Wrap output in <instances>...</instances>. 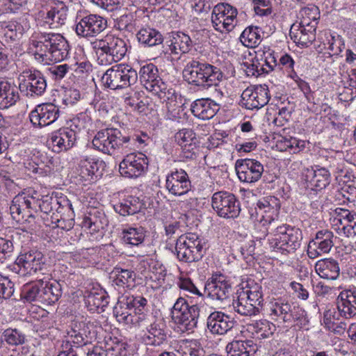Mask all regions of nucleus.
Instances as JSON below:
<instances>
[{"label": "nucleus", "mask_w": 356, "mask_h": 356, "mask_svg": "<svg viewBox=\"0 0 356 356\" xmlns=\"http://www.w3.org/2000/svg\"><path fill=\"white\" fill-rule=\"evenodd\" d=\"M182 73L189 84L204 89L213 87L214 97H223L222 91L217 88L223 78V73L218 67L193 59L186 63Z\"/></svg>", "instance_id": "obj_1"}, {"label": "nucleus", "mask_w": 356, "mask_h": 356, "mask_svg": "<svg viewBox=\"0 0 356 356\" xmlns=\"http://www.w3.org/2000/svg\"><path fill=\"white\" fill-rule=\"evenodd\" d=\"M263 238L268 236L270 248L282 254L294 253L301 245L302 231L299 228L288 225L265 227Z\"/></svg>", "instance_id": "obj_2"}, {"label": "nucleus", "mask_w": 356, "mask_h": 356, "mask_svg": "<svg viewBox=\"0 0 356 356\" xmlns=\"http://www.w3.org/2000/svg\"><path fill=\"white\" fill-rule=\"evenodd\" d=\"M36 59L42 61L59 62L65 59L70 51L67 40L59 33H40L37 39L33 40Z\"/></svg>", "instance_id": "obj_3"}, {"label": "nucleus", "mask_w": 356, "mask_h": 356, "mask_svg": "<svg viewBox=\"0 0 356 356\" xmlns=\"http://www.w3.org/2000/svg\"><path fill=\"white\" fill-rule=\"evenodd\" d=\"M268 311L269 316L273 321H282L298 328L309 324L307 312L284 298L272 300L268 305Z\"/></svg>", "instance_id": "obj_4"}, {"label": "nucleus", "mask_w": 356, "mask_h": 356, "mask_svg": "<svg viewBox=\"0 0 356 356\" xmlns=\"http://www.w3.org/2000/svg\"><path fill=\"white\" fill-rule=\"evenodd\" d=\"M139 79L144 88L157 96L163 102L175 100V92L159 76L157 67L150 63L140 67Z\"/></svg>", "instance_id": "obj_5"}, {"label": "nucleus", "mask_w": 356, "mask_h": 356, "mask_svg": "<svg viewBox=\"0 0 356 356\" xmlns=\"http://www.w3.org/2000/svg\"><path fill=\"white\" fill-rule=\"evenodd\" d=\"M91 45L98 54L101 64L118 62L122 60L127 51L125 42L113 35H107L102 40H96Z\"/></svg>", "instance_id": "obj_6"}, {"label": "nucleus", "mask_w": 356, "mask_h": 356, "mask_svg": "<svg viewBox=\"0 0 356 356\" xmlns=\"http://www.w3.org/2000/svg\"><path fill=\"white\" fill-rule=\"evenodd\" d=\"M171 314L179 331L193 332L197 327L200 308L196 303L190 305L184 298L180 297L174 304Z\"/></svg>", "instance_id": "obj_7"}, {"label": "nucleus", "mask_w": 356, "mask_h": 356, "mask_svg": "<svg viewBox=\"0 0 356 356\" xmlns=\"http://www.w3.org/2000/svg\"><path fill=\"white\" fill-rule=\"evenodd\" d=\"M138 73L129 65L119 64L108 69L102 77L104 86L111 90L126 88L136 83Z\"/></svg>", "instance_id": "obj_8"}, {"label": "nucleus", "mask_w": 356, "mask_h": 356, "mask_svg": "<svg viewBox=\"0 0 356 356\" xmlns=\"http://www.w3.org/2000/svg\"><path fill=\"white\" fill-rule=\"evenodd\" d=\"M130 140V136L123 135L118 129H106L98 131L92 143L96 149L112 155L116 149L127 147Z\"/></svg>", "instance_id": "obj_9"}, {"label": "nucleus", "mask_w": 356, "mask_h": 356, "mask_svg": "<svg viewBox=\"0 0 356 356\" xmlns=\"http://www.w3.org/2000/svg\"><path fill=\"white\" fill-rule=\"evenodd\" d=\"M175 250L177 258L184 262L199 261L204 255L202 240L194 233L179 236L177 239Z\"/></svg>", "instance_id": "obj_10"}, {"label": "nucleus", "mask_w": 356, "mask_h": 356, "mask_svg": "<svg viewBox=\"0 0 356 356\" xmlns=\"http://www.w3.org/2000/svg\"><path fill=\"white\" fill-rule=\"evenodd\" d=\"M10 211L13 218L17 222L33 221L35 218V213L38 212L37 200L33 193H22L16 195L12 201Z\"/></svg>", "instance_id": "obj_11"}, {"label": "nucleus", "mask_w": 356, "mask_h": 356, "mask_svg": "<svg viewBox=\"0 0 356 356\" xmlns=\"http://www.w3.org/2000/svg\"><path fill=\"white\" fill-rule=\"evenodd\" d=\"M213 210L222 218H235L241 212V204L236 197L227 191L215 193L211 198Z\"/></svg>", "instance_id": "obj_12"}, {"label": "nucleus", "mask_w": 356, "mask_h": 356, "mask_svg": "<svg viewBox=\"0 0 356 356\" xmlns=\"http://www.w3.org/2000/svg\"><path fill=\"white\" fill-rule=\"evenodd\" d=\"M15 265L19 268V272L23 275H35L41 273L45 275L47 269L45 258L43 254L38 250H31L21 252L15 260Z\"/></svg>", "instance_id": "obj_13"}, {"label": "nucleus", "mask_w": 356, "mask_h": 356, "mask_svg": "<svg viewBox=\"0 0 356 356\" xmlns=\"http://www.w3.org/2000/svg\"><path fill=\"white\" fill-rule=\"evenodd\" d=\"M19 89L29 97H39L47 88V81L42 74L35 69L24 70L19 75Z\"/></svg>", "instance_id": "obj_14"}, {"label": "nucleus", "mask_w": 356, "mask_h": 356, "mask_svg": "<svg viewBox=\"0 0 356 356\" xmlns=\"http://www.w3.org/2000/svg\"><path fill=\"white\" fill-rule=\"evenodd\" d=\"M238 12L236 8L228 3H218L214 6L211 22L214 29L221 33L231 31L237 24Z\"/></svg>", "instance_id": "obj_15"}, {"label": "nucleus", "mask_w": 356, "mask_h": 356, "mask_svg": "<svg viewBox=\"0 0 356 356\" xmlns=\"http://www.w3.org/2000/svg\"><path fill=\"white\" fill-rule=\"evenodd\" d=\"M148 165V159L145 154L141 152L130 153L120 162L119 172L123 177L137 178L145 173Z\"/></svg>", "instance_id": "obj_16"}, {"label": "nucleus", "mask_w": 356, "mask_h": 356, "mask_svg": "<svg viewBox=\"0 0 356 356\" xmlns=\"http://www.w3.org/2000/svg\"><path fill=\"white\" fill-rule=\"evenodd\" d=\"M107 27V20L100 15L90 14L82 17L76 25V33L83 38H93Z\"/></svg>", "instance_id": "obj_17"}, {"label": "nucleus", "mask_w": 356, "mask_h": 356, "mask_svg": "<svg viewBox=\"0 0 356 356\" xmlns=\"http://www.w3.org/2000/svg\"><path fill=\"white\" fill-rule=\"evenodd\" d=\"M268 88L266 85L247 88L241 95V104L247 109H259L269 101Z\"/></svg>", "instance_id": "obj_18"}, {"label": "nucleus", "mask_w": 356, "mask_h": 356, "mask_svg": "<svg viewBox=\"0 0 356 356\" xmlns=\"http://www.w3.org/2000/svg\"><path fill=\"white\" fill-rule=\"evenodd\" d=\"M235 168L240 181L247 183L259 181L264 170L263 164L254 159L237 160Z\"/></svg>", "instance_id": "obj_19"}, {"label": "nucleus", "mask_w": 356, "mask_h": 356, "mask_svg": "<svg viewBox=\"0 0 356 356\" xmlns=\"http://www.w3.org/2000/svg\"><path fill=\"white\" fill-rule=\"evenodd\" d=\"M60 111L57 106L52 103L38 105L33 110L29 118L35 127H43L54 122L59 117Z\"/></svg>", "instance_id": "obj_20"}, {"label": "nucleus", "mask_w": 356, "mask_h": 356, "mask_svg": "<svg viewBox=\"0 0 356 356\" xmlns=\"http://www.w3.org/2000/svg\"><path fill=\"white\" fill-rule=\"evenodd\" d=\"M336 217L334 222L337 227L334 228L337 233L347 238H353L356 236V213L342 208L334 210Z\"/></svg>", "instance_id": "obj_21"}, {"label": "nucleus", "mask_w": 356, "mask_h": 356, "mask_svg": "<svg viewBox=\"0 0 356 356\" xmlns=\"http://www.w3.org/2000/svg\"><path fill=\"white\" fill-rule=\"evenodd\" d=\"M333 238V233L327 229L317 232L315 238L308 244V257L315 259L322 254L328 253L334 245Z\"/></svg>", "instance_id": "obj_22"}, {"label": "nucleus", "mask_w": 356, "mask_h": 356, "mask_svg": "<svg viewBox=\"0 0 356 356\" xmlns=\"http://www.w3.org/2000/svg\"><path fill=\"white\" fill-rule=\"evenodd\" d=\"M165 186L170 194L181 196L191 191V183L184 170L176 169L167 175Z\"/></svg>", "instance_id": "obj_23"}, {"label": "nucleus", "mask_w": 356, "mask_h": 356, "mask_svg": "<svg viewBox=\"0 0 356 356\" xmlns=\"http://www.w3.org/2000/svg\"><path fill=\"white\" fill-rule=\"evenodd\" d=\"M232 286L229 280L222 275H213L204 286V291L213 300L222 302L231 293Z\"/></svg>", "instance_id": "obj_24"}, {"label": "nucleus", "mask_w": 356, "mask_h": 356, "mask_svg": "<svg viewBox=\"0 0 356 356\" xmlns=\"http://www.w3.org/2000/svg\"><path fill=\"white\" fill-rule=\"evenodd\" d=\"M99 343L88 352L87 356H121L125 351L124 343L109 334Z\"/></svg>", "instance_id": "obj_25"}, {"label": "nucleus", "mask_w": 356, "mask_h": 356, "mask_svg": "<svg viewBox=\"0 0 356 356\" xmlns=\"http://www.w3.org/2000/svg\"><path fill=\"white\" fill-rule=\"evenodd\" d=\"M104 168L105 163L103 161L92 156L83 155L79 163L78 171L82 179L90 181L94 177H100Z\"/></svg>", "instance_id": "obj_26"}, {"label": "nucleus", "mask_w": 356, "mask_h": 356, "mask_svg": "<svg viewBox=\"0 0 356 356\" xmlns=\"http://www.w3.org/2000/svg\"><path fill=\"white\" fill-rule=\"evenodd\" d=\"M76 139V132L74 130L62 128L51 134L49 144L53 152L60 153L72 148Z\"/></svg>", "instance_id": "obj_27"}, {"label": "nucleus", "mask_w": 356, "mask_h": 356, "mask_svg": "<svg viewBox=\"0 0 356 356\" xmlns=\"http://www.w3.org/2000/svg\"><path fill=\"white\" fill-rule=\"evenodd\" d=\"M277 200L273 196L264 197L257 202V213L261 215L259 223L262 227H270L276 224L277 216Z\"/></svg>", "instance_id": "obj_28"}, {"label": "nucleus", "mask_w": 356, "mask_h": 356, "mask_svg": "<svg viewBox=\"0 0 356 356\" xmlns=\"http://www.w3.org/2000/svg\"><path fill=\"white\" fill-rule=\"evenodd\" d=\"M235 321L223 312L215 311L209 314L207 321L209 330L216 334H224L235 325Z\"/></svg>", "instance_id": "obj_29"}, {"label": "nucleus", "mask_w": 356, "mask_h": 356, "mask_svg": "<svg viewBox=\"0 0 356 356\" xmlns=\"http://www.w3.org/2000/svg\"><path fill=\"white\" fill-rule=\"evenodd\" d=\"M305 177L308 186L316 191H321L330 183V172L325 168L315 165L305 170Z\"/></svg>", "instance_id": "obj_30"}, {"label": "nucleus", "mask_w": 356, "mask_h": 356, "mask_svg": "<svg viewBox=\"0 0 356 356\" xmlns=\"http://www.w3.org/2000/svg\"><path fill=\"white\" fill-rule=\"evenodd\" d=\"M338 315L350 318L356 315V290L341 291L337 299Z\"/></svg>", "instance_id": "obj_31"}, {"label": "nucleus", "mask_w": 356, "mask_h": 356, "mask_svg": "<svg viewBox=\"0 0 356 356\" xmlns=\"http://www.w3.org/2000/svg\"><path fill=\"white\" fill-rule=\"evenodd\" d=\"M220 109V105L209 98L198 99L191 106L192 113L202 120L211 119Z\"/></svg>", "instance_id": "obj_32"}, {"label": "nucleus", "mask_w": 356, "mask_h": 356, "mask_svg": "<svg viewBox=\"0 0 356 356\" xmlns=\"http://www.w3.org/2000/svg\"><path fill=\"white\" fill-rule=\"evenodd\" d=\"M165 325L162 319L156 316L145 328L146 333L143 336L147 344L159 346L166 339Z\"/></svg>", "instance_id": "obj_33"}, {"label": "nucleus", "mask_w": 356, "mask_h": 356, "mask_svg": "<svg viewBox=\"0 0 356 356\" xmlns=\"http://www.w3.org/2000/svg\"><path fill=\"white\" fill-rule=\"evenodd\" d=\"M108 296L103 289H92L85 296V304L89 311L101 313L108 305Z\"/></svg>", "instance_id": "obj_34"}, {"label": "nucleus", "mask_w": 356, "mask_h": 356, "mask_svg": "<svg viewBox=\"0 0 356 356\" xmlns=\"http://www.w3.org/2000/svg\"><path fill=\"white\" fill-rule=\"evenodd\" d=\"M68 8L63 1H58L51 6L44 17V22L51 29H58L65 24L67 18Z\"/></svg>", "instance_id": "obj_35"}, {"label": "nucleus", "mask_w": 356, "mask_h": 356, "mask_svg": "<svg viewBox=\"0 0 356 356\" xmlns=\"http://www.w3.org/2000/svg\"><path fill=\"white\" fill-rule=\"evenodd\" d=\"M51 275L47 273L44 275L42 305H51L58 301L62 296V286L56 280L50 281Z\"/></svg>", "instance_id": "obj_36"}, {"label": "nucleus", "mask_w": 356, "mask_h": 356, "mask_svg": "<svg viewBox=\"0 0 356 356\" xmlns=\"http://www.w3.org/2000/svg\"><path fill=\"white\" fill-rule=\"evenodd\" d=\"M44 280L38 277L35 281L26 284L23 286L22 291V298L28 302H35L38 305H42V298L43 296Z\"/></svg>", "instance_id": "obj_37"}, {"label": "nucleus", "mask_w": 356, "mask_h": 356, "mask_svg": "<svg viewBox=\"0 0 356 356\" xmlns=\"http://www.w3.org/2000/svg\"><path fill=\"white\" fill-rule=\"evenodd\" d=\"M315 270L323 279L334 280L340 274L338 262L333 259H325L318 261L315 264Z\"/></svg>", "instance_id": "obj_38"}, {"label": "nucleus", "mask_w": 356, "mask_h": 356, "mask_svg": "<svg viewBox=\"0 0 356 356\" xmlns=\"http://www.w3.org/2000/svg\"><path fill=\"white\" fill-rule=\"evenodd\" d=\"M293 27L290 31V35L294 42L302 47H308L316 39V26H302L300 25L299 29L295 32L292 31Z\"/></svg>", "instance_id": "obj_39"}, {"label": "nucleus", "mask_w": 356, "mask_h": 356, "mask_svg": "<svg viewBox=\"0 0 356 356\" xmlns=\"http://www.w3.org/2000/svg\"><path fill=\"white\" fill-rule=\"evenodd\" d=\"M256 54L255 58L259 63L260 71H261L264 74L272 72L277 65L275 52L270 48L259 50Z\"/></svg>", "instance_id": "obj_40"}, {"label": "nucleus", "mask_w": 356, "mask_h": 356, "mask_svg": "<svg viewBox=\"0 0 356 356\" xmlns=\"http://www.w3.org/2000/svg\"><path fill=\"white\" fill-rule=\"evenodd\" d=\"M191 46L192 41L188 35L182 32L172 33L169 47L172 54H186L189 51Z\"/></svg>", "instance_id": "obj_41"}, {"label": "nucleus", "mask_w": 356, "mask_h": 356, "mask_svg": "<svg viewBox=\"0 0 356 356\" xmlns=\"http://www.w3.org/2000/svg\"><path fill=\"white\" fill-rule=\"evenodd\" d=\"M1 104L3 108L14 105L19 99V93L10 83L6 81H0Z\"/></svg>", "instance_id": "obj_42"}, {"label": "nucleus", "mask_w": 356, "mask_h": 356, "mask_svg": "<svg viewBox=\"0 0 356 356\" xmlns=\"http://www.w3.org/2000/svg\"><path fill=\"white\" fill-rule=\"evenodd\" d=\"M143 205L138 197L130 196L115 205V209L120 215L126 216L139 212Z\"/></svg>", "instance_id": "obj_43"}, {"label": "nucleus", "mask_w": 356, "mask_h": 356, "mask_svg": "<svg viewBox=\"0 0 356 356\" xmlns=\"http://www.w3.org/2000/svg\"><path fill=\"white\" fill-rule=\"evenodd\" d=\"M112 273L114 275L113 284L122 288H129L134 285L136 274L133 270L116 267Z\"/></svg>", "instance_id": "obj_44"}, {"label": "nucleus", "mask_w": 356, "mask_h": 356, "mask_svg": "<svg viewBox=\"0 0 356 356\" xmlns=\"http://www.w3.org/2000/svg\"><path fill=\"white\" fill-rule=\"evenodd\" d=\"M137 38L139 42L149 47L160 44L163 41L161 33L151 28L141 29L137 33Z\"/></svg>", "instance_id": "obj_45"}, {"label": "nucleus", "mask_w": 356, "mask_h": 356, "mask_svg": "<svg viewBox=\"0 0 356 356\" xmlns=\"http://www.w3.org/2000/svg\"><path fill=\"white\" fill-rule=\"evenodd\" d=\"M245 295L240 293L238 299L234 300L233 307L235 311L243 316H255L258 314L260 312L258 310V307L249 302Z\"/></svg>", "instance_id": "obj_46"}, {"label": "nucleus", "mask_w": 356, "mask_h": 356, "mask_svg": "<svg viewBox=\"0 0 356 356\" xmlns=\"http://www.w3.org/2000/svg\"><path fill=\"white\" fill-rule=\"evenodd\" d=\"M241 43L248 47L254 48L261 41V30L257 26H249L246 28L240 36Z\"/></svg>", "instance_id": "obj_47"}, {"label": "nucleus", "mask_w": 356, "mask_h": 356, "mask_svg": "<svg viewBox=\"0 0 356 356\" xmlns=\"http://www.w3.org/2000/svg\"><path fill=\"white\" fill-rule=\"evenodd\" d=\"M299 15L300 17V25L302 26H316V20L320 16V12L317 6L314 4H309L301 8Z\"/></svg>", "instance_id": "obj_48"}, {"label": "nucleus", "mask_w": 356, "mask_h": 356, "mask_svg": "<svg viewBox=\"0 0 356 356\" xmlns=\"http://www.w3.org/2000/svg\"><path fill=\"white\" fill-rule=\"evenodd\" d=\"M277 149L281 152H289L291 154H298L305 147V141L296 138H283L277 140L276 145Z\"/></svg>", "instance_id": "obj_49"}, {"label": "nucleus", "mask_w": 356, "mask_h": 356, "mask_svg": "<svg viewBox=\"0 0 356 356\" xmlns=\"http://www.w3.org/2000/svg\"><path fill=\"white\" fill-rule=\"evenodd\" d=\"M122 239L126 244L131 245H138L141 244L145 239V232L142 227H130L123 229Z\"/></svg>", "instance_id": "obj_50"}, {"label": "nucleus", "mask_w": 356, "mask_h": 356, "mask_svg": "<svg viewBox=\"0 0 356 356\" xmlns=\"http://www.w3.org/2000/svg\"><path fill=\"white\" fill-rule=\"evenodd\" d=\"M241 293L245 294V298L249 300V302L258 307V310L260 312L264 302L261 286L256 283H252V285L248 283L247 288Z\"/></svg>", "instance_id": "obj_51"}, {"label": "nucleus", "mask_w": 356, "mask_h": 356, "mask_svg": "<svg viewBox=\"0 0 356 356\" xmlns=\"http://www.w3.org/2000/svg\"><path fill=\"white\" fill-rule=\"evenodd\" d=\"M11 234L6 237H0V264L4 263L10 258L14 250L13 237L14 234L17 235L18 232L12 230Z\"/></svg>", "instance_id": "obj_52"}, {"label": "nucleus", "mask_w": 356, "mask_h": 356, "mask_svg": "<svg viewBox=\"0 0 356 356\" xmlns=\"http://www.w3.org/2000/svg\"><path fill=\"white\" fill-rule=\"evenodd\" d=\"M251 341H234L228 343L226 350L228 356H250Z\"/></svg>", "instance_id": "obj_53"}, {"label": "nucleus", "mask_w": 356, "mask_h": 356, "mask_svg": "<svg viewBox=\"0 0 356 356\" xmlns=\"http://www.w3.org/2000/svg\"><path fill=\"white\" fill-rule=\"evenodd\" d=\"M181 356H204V351L200 343L195 340L183 341L179 350Z\"/></svg>", "instance_id": "obj_54"}, {"label": "nucleus", "mask_w": 356, "mask_h": 356, "mask_svg": "<svg viewBox=\"0 0 356 356\" xmlns=\"http://www.w3.org/2000/svg\"><path fill=\"white\" fill-rule=\"evenodd\" d=\"M4 36L11 41L19 40L25 30L23 26L16 21H10L2 26Z\"/></svg>", "instance_id": "obj_55"}, {"label": "nucleus", "mask_w": 356, "mask_h": 356, "mask_svg": "<svg viewBox=\"0 0 356 356\" xmlns=\"http://www.w3.org/2000/svg\"><path fill=\"white\" fill-rule=\"evenodd\" d=\"M35 199L37 200L38 210L46 214H50L56 207V197L38 195L35 191L33 192Z\"/></svg>", "instance_id": "obj_56"}, {"label": "nucleus", "mask_w": 356, "mask_h": 356, "mask_svg": "<svg viewBox=\"0 0 356 356\" xmlns=\"http://www.w3.org/2000/svg\"><path fill=\"white\" fill-rule=\"evenodd\" d=\"M135 15L132 13L122 15L115 20V27L120 31L134 32L135 31Z\"/></svg>", "instance_id": "obj_57"}, {"label": "nucleus", "mask_w": 356, "mask_h": 356, "mask_svg": "<svg viewBox=\"0 0 356 356\" xmlns=\"http://www.w3.org/2000/svg\"><path fill=\"white\" fill-rule=\"evenodd\" d=\"M3 340L9 345L18 346L25 342V335L17 329L8 328L3 332Z\"/></svg>", "instance_id": "obj_58"}, {"label": "nucleus", "mask_w": 356, "mask_h": 356, "mask_svg": "<svg viewBox=\"0 0 356 356\" xmlns=\"http://www.w3.org/2000/svg\"><path fill=\"white\" fill-rule=\"evenodd\" d=\"M250 326L252 327L254 337L259 339L268 338L273 334L268 321H257Z\"/></svg>", "instance_id": "obj_59"}, {"label": "nucleus", "mask_w": 356, "mask_h": 356, "mask_svg": "<svg viewBox=\"0 0 356 356\" xmlns=\"http://www.w3.org/2000/svg\"><path fill=\"white\" fill-rule=\"evenodd\" d=\"M147 300L141 296H129L125 297V302L123 300L121 304L127 305V308H134L136 312H141L147 305Z\"/></svg>", "instance_id": "obj_60"}, {"label": "nucleus", "mask_w": 356, "mask_h": 356, "mask_svg": "<svg viewBox=\"0 0 356 356\" xmlns=\"http://www.w3.org/2000/svg\"><path fill=\"white\" fill-rule=\"evenodd\" d=\"M14 293V283L0 274V298L8 299Z\"/></svg>", "instance_id": "obj_61"}, {"label": "nucleus", "mask_w": 356, "mask_h": 356, "mask_svg": "<svg viewBox=\"0 0 356 356\" xmlns=\"http://www.w3.org/2000/svg\"><path fill=\"white\" fill-rule=\"evenodd\" d=\"M175 138L177 144L181 147L196 140L195 134L191 129H182L178 131Z\"/></svg>", "instance_id": "obj_62"}, {"label": "nucleus", "mask_w": 356, "mask_h": 356, "mask_svg": "<svg viewBox=\"0 0 356 356\" xmlns=\"http://www.w3.org/2000/svg\"><path fill=\"white\" fill-rule=\"evenodd\" d=\"M136 316L134 318V323L136 326L141 329H145L147 326L153 321L155 316L152 314H144L141 312H136Z\"/></svg>", "instance_id": "obj_63"}, {"label": "nucleus", "mask_w": 356, "mask_h": 356, "mask_svg": "<svg viewBox=\"0 0 356 356\" xmlns=\"http://www.w3.org/2000/svg\"><path fill=\"white\" fill-rule=\"evenodd\" d=\"M181 156L186 159H195L198 154V146L196 145V140L184 145L181 147Z\"/></svg>", "instance_id": "obj_64"}]
</instances>
